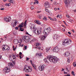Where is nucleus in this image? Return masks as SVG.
I'll return each mask as SVG.
<instances>
[{
    "label": "nucleus",
    "instance_id": "43",
    "mask_svg": "<svg viewBox=\"0 0 76 76\" xmlns=\"http://www.w3.org/2000/svg\"><path fill=\"white\" fill-rule=\"evenodd\" d=\"M29 58H26V60L27 61H28L29 60Z\"/></svg>",
    "mask_w": 76,
    "mask_h": 76
},
{
    "label": "nucleus",
    "instance_id": "55",
    "mask_svg": "<svg viewBox=\"0 0 76 76\" xmlns=\"http://www.w3.org/2000/svg\"><path fill=\"white\" fill-rule=\"evenodd\" d=\"M7 37H6V36H5L4 37V38L5 39H6V38H7Z\"/></svg>",
    "mask_w": 76,
    "mask_h": 76
},
{
    "label": "nucleus",
    "instance_id": "49",
    "mask_svg": "<svg viewBox=\"0 0 76 76\" xmlns=\"http://www.w3.org/2000/svg\"><path fill=\"white\" fill-rule=\"evenodd\" d=\"M7 50H10V48H9V47L8 46V48H7Z\"/></svg>",
    "mask_w": 76,
    "mask_h": 76
},
{
    "label": "nucleus",
    "instance_id": "58",
    "mask_svg": "<svg viewBox=\"0 0 76 76\" xmlns=\"http://www.w3.org/2000/svg\"><path fill=\"white\" fill-rule=\"evenodd\" d=\"M33 42V40H31V41L30 42L31 43V42Z\"/></svg>",
    "mask_w": 76,
    "mask_h": 76
},
{
    "label": "nucleus",
    "instance_id": "18",
    "mask_svg": "<svg viewBox=\"0 0 76 76\" xmlns=\"http://www.w3.org/2000/svg\"><path fill=\"white\" fill-rule=\"evenodd\" d=\"M14 43L15 44H18V40L15 39L14 40Z\"/></svg>",
    "mask_w": 76,
    "mask_h": 76
},
{
    "label": "nucleus",
    "instance_id": "46",
    "mask_svg": "<svg viewBox=\"0 0 76 76\" xmlns=\"http://www.w3.org/2000/svg\"><path fill=\"white\" fill-rule=\"evenodd\" d=\"M15 29H17V30L18 29H19V27H16L15 28Z\"/></svg>",
    "mask_w": 76,
    "mask_h": 76
},
{
    "label": "nucleus",
    "instance_id": "37",
    "mask_svg": "<svg viewBox=\"0 0 76 76\" xmlns=\"http://www.w3.org/2000/svg\"><path fill=\"white\" fill-rule=\"evenodd\" d=\"M45 10H46V12H48V13H49V11H48V10L45 9Z\"/></svg>",
    "mask_w": 76,
    "mask_h": 76
},
{
    "label": "nucleus",
    "instance_id": "5",
    "mask_svg": "<svg viewBox=\"0 0 76 76\" xmlns=\"http://www.w3.org/2000/svg\"><path fill=\"white\" fill-rule=\"evenodd\" d=\"M29 39H30V38L28 36H24L23 38V41L26 42H29Z\"/></svg>",
    "mask_w": 76,
    "mask_h": 76
},
{
    "label": "nucleus",
    "instance_id": "44",
    "mask_svg": "<svg viewBox=\"0 0 76 76\" xmlns=\"http://www.w3.org/2000/svg\"><path fill=\"white\" fill-rule=\"evenodd\" d=\"M0 9L1 10H4V9L3 8Z\"/></svg>",
    "mask_w": 76,
    "mask_h": 76
},
{
    "label": "nucleus",
    "instance_id": "21",
    "mask_svg": "<svg viewBox=\"0 0 76 76\" xmlns=\"http://www.w3.org/2000/svg\"><path fill=\"white\" fill-rule=\"evenodd\" d=\"M32 65L34 69L35 70H37V67H36V65L34 64H32Z\"/></svg>",
    "mask_w": 76,
    "mask_h": 76
},
{
    "label": "nucleus",
    "instance_id": "51",
    "mask_svg": "<svg viewBox=\"0 0 76 76\" xmlns=\"http://www.w3.org/2000/svg\"><path fill=\"white\" fill-rule=\"evenodd\" d=\"M19 54L20 55H22V52H20Z\"/></svg>",
    "mask_w": 76,
    "mask_h": 76
},
{
    "label": "nucleus",
    "instance_id": "36",
    "mask_svg": "<svg viewBox=\"0 0 76 76\" xmlns=\"http://www.w3.org/2000/svg\"><path fill=\"white\" fill-rule=\"evenodd\" d=\"M43 20H47V18H43Z\"/></svg>",
    "mask_w": 76,
    "mask_h": 76
},
{
    "label": "nucleus",
    "instance_id": "53",
    "mask_svg": "<svg viewBox=\"0 0 76 76\" xmlns=\"http://www.w3.org/2000/svg\"><path fill=\"white\" fill-rule=\"evenodd\" d=\"M39 3V2H38V1H36V3H37V4H38Z\"/></svg>",
    "mask_w": 76,
    "mask_h": 76
},
{
    "label": "nucleus",
    "instance_id": "7",
    "mask_svg": "<svg viewBox=\"0 0 76 76\" xmlns=\"http://www.w3.org/2000/svg\"><path fill=\"white\" fill-rule=\"evenodd\" d=\"M44 4V7H46V8H50V6L49 5V3L47 1L45 2Z\"/></svg>",
    "mask_w": 76,
    "mask_h": 76
},
{
    "label": "nucleus",
    "instance_id": "15",
    "mask_svg": "<svg viewBox=\"0 0 76 76\" xmlns=\"http://www.w3.org/2000/svg\"><path fill=\"white\" fill-rule=\"evenodd\" d=\"M58 37V36L57 34H54L53 35V38L54 39H57Z\"/></svg>",
    "mask_w": 76,
    "mask_h": 76
},
{
    "label": "nucleus",
    "instance_id": "35",
    "mask_svg": "<svg viewBox=\"0 0 76 76\" xmlns=\"http://www.w3.org/2000/svg\"><path fill=\"white\" fill-rule=\"evenodd\" d=\"M59 18H60V19H61L62 18V15H60L59 16Z\"/></svg>",
    "mask_w": 76,
    "mask_h": 76
},
{
    "label": "nucleus",
    "instance_id": "50",
    "mask_svg": "<svg viewBox=\"0 0 76 76\" xmlns=\"http://www.w3.org/2000/svg\"><path fill=\"white\" fill-rule=\"evenodd\" d=\"M8 6H10V5H11V4H10V3H9L8 4Z\"/></svg>",
    "mask_w": 76,
    "mask_h": 76
},
{
    "label": "nucleus",
    "instance_id": "47",
    "mask_svg": "<svg viewBox=\"0 0 76 76\" xmlns=\"http://www.w3.org/2000/svg\"><path fill=\"white\" fill-rule=\"evenodd\" d=\"M9 5L8 4H5V6H9V5Z\"/></svg>",
    "mask_w": 76,
    "mask_h": 76
},
{
    "label": "nucleus",
    "instance_id": "63",
    "mask_svg": "<svg viewBox=\"0 0 76 76\" xmlns=\"http://www.w3.org/2000/svg\"><path fill=\"white\" fill-rule=\"evenodd\" d=\"M64 69H63V68H62V70H61V71H64Z\"/></svg>",
    "mask_w": 76,
    "mask_h": 76
},
{
    "label": "nucleus",
    "instance_id": "22",
    "mask_svg": "<svg viewBox=\"0 0 76 76\" xmlns=\"http://www.w3.org/2000/svg\"><path fill=\"white\" fill-rule=\"evenodd\" d=\"M38 55L40 57H42V56L41 55V53H38Z\"/></svg>",
    "mask_w": 76,
    "mask_h": 76
},
{
    "label": "nucleus",
    "instance_id": "26",
    "mask_svg": "<svg viewBox=\"0 0 76 76\" xmlns=\"http://www.w3.org/2000/svg\"><path fill=\"white\" fill-rule=\"evenodd\" d=\"M10 61H13V59H12V58H11V57H10Z\"/></svg>",
    "mask_w": 76,
    "mask_h": 76
},
{
    "label": "nucleus",
    "instance_id": "34",
    "mask_svg": "<svg viewBox=\"0 0 76 76\" xmlns=\"http://www.w3.org/2000/svg\"><path fill=\"white\" fill-rule=\"evenodd\" d=\"M27 22V20H26L24 22V26H26V22Z\"/></svg>",
    "mask_w": 76,
    "mask_h": 76
},
{
    "label": "nucleus",
    "instance_id": "40",
    "mask_svg": "<svg viewBox=\"0 0 76 76\" xmlns=\"http://www.w3.org/2000/svg\"><path fill=\"white\" fill-rule=\"evenodd\" d=\"M39 45V43H37L36 44V46H38Z\"/></svg>",
    "mask_w": 76,
    "mask_h": 76
},
{
    "label": "nucleus",
    "instance_id": "54",
    "mask_svg": "<svg viewBox=\"0 0 76 76\" xmlns=\"http://www.w3.org/2000/svg\"><path fill=\"white\" fill-rule=\"evenodd\" d=\"M65 76H70V75H69V74H68L67 75H65Z\"/></svg>",
    "mask_w": 76,
    "mask_h": 76
},
{
    "label": "nucleus",
    "instance_id": "30",
    "mask_svg": "<svg viewBox=\"0 0 76 76\" xmlns=\"http://www.w3.org/2000/svg\"><path fill=\"white\" fill-rule=\"evenodd\" d=\"M44 61L45 62V63H47V60L46 59V58L44 59Z\"/></svg>",
    "mask_w": 76,
    "mask_h": 76
},
{
    "label": "nucleus",
    "instance_id": "52",
    "mask_svg": "<svg viewBox=\"0 0 76 76\" xmlns=\"http://www.w3.org/2000/svg\"><path fill=\"white\" fill-rule=\"evenodd\" d=\"M68 33L69 34V35H71V33L70 32H68Z\"/></svg>",
    "mask_w": 76,
    "mask_h": 76
},
{
    "label": "nucleus",
    "instance_id": "57",
    "mask_svg": "<svg viewBox=\"0 0 76 76\" xmlns=\"http://www.w3.org/2000/svg\"><path fill=\"white\" fill-rule=\"evenodd\" d=\"M13 50H14V51H15V50H16V48H13Z\"/></svg>",
    "mask_w": 76,
    "mask_h": 76
},
{
    "label": "nucleus",
    "instance_id": "38",
    "mask_svg": "<svg viewBox=\"0 0 76 76\" xmlns=\"http://www.w3.org/2000/svg\"><path fill=\"white\" fill-rule=\"evenodd\" d=\"M48 18H49V19H50V20H53V18H50V17H48Z\"/></svg>",
    "mask_w": 76,
    "mask_h": 76
},
{
    "label": "nucleus",
    "instance_id": "17",
    "mask_svg": "<svg viewBox=\"0 0 76 76\" xmlns=\"http://www.w3.org/2000/svg\"><path fill=\"white\" fill-rule=\"evenodd\" d=\"M18 27H19L20 28V31H24L23 29V28H22V27H23V25L20 24L18 26Z\"/></svg>",
    "mask_w": 76,
    "mask_h": 76
},
{
    "label": "nucleus",
    "instance_id": "16",
    "mask_svg": "<svg viewBox=\"0 0 76 76\" xmlns=\"http://www.w3.org/2000/svg\"><path fill=\"white\" fill-rule=\"evenodd\" d=\"M64 55H65V56L66 57H68V56L70 55V52L67 51L65 52Z\"/></svg>",
    "mask_w": 76,
    "mask_h": 76
},
{
    "label": "nucleus",
    "instance_id": "64",
    "mask_svg": "<svg viewBox=\"0 0 76 76\" xmlns=\"http://www.w3.org/2000/svg\"><path fill=\"white\" fill-rule=\"evenodd\" d=\"M33 42L35 41V39H33Z\"/></svg>",
    "mask_w": 76,
    "mask_h": 76
},
{
    "label": "nucleus",
    "instance_id": "10",
    "mask_svg": "<svg viewBox=\"0 0 76 76\" xmlns=\"http://www.w3.org/2000/svg\"><path fill=\"white\" fill-rule=\"evenodd\" d=\"M4 20H5L6 22H10L11 20V18L10 17L9 18L6 17L4 18Z\"/></svg>",
    "mask_w": 76,
    "mask_h": 76
},
{
    "label": "nucleus",
    "instance_id": "59",
    "mask_svg": "<svg viewBox=\"0 0 76 76\" xmlns=\"http://www.w3.org/2000/svg\"><path fill=\"white\" fill-rule=\"evenodd\" d=\"M33 42V40H31V41L30 42L31 43V42Z\"/></svg>",
    "mask_w": 76,
    "mask_h": 76
},
{
    "label": "nucleus",
    "instance_id": "3",
    "mask_svg": "<svg viewBox=\"0 0 76 76\" xmlns=\"http://www.w3.org/2000/svg\"><path fill=\"white\" fill-rule=\"evenodd\" d=\"M25 69L26 70L25 71L27 73H28V72H32V67H31V66H28L25 65L24 66V70L25 71Z\"/></svg>",
    "mask_w": 76,
    "mask_h": 76
},
{
    "label": "nucleus",
    "instance_id": "6",
    "mask_svg": "<svg viewBox=\"0 0 76 76\" xmlns=\"http://www.w3.org/2000/svg\"><path fill=\"white\" fill-rule=\"evenodd\" d=\"M18 23V21L17 20H15V21H12L11 22V25L12 26L14 27H15V26H16V24Z\"/></svg>",
    "mask_w": 76,
    "mask_h": 76
},
{
    "label": "nucleus",
    "instance_id": "42",
    "mask_svg": "<svg viewBox=\"0 0 76 76\" xmlns=\"http://www.w3.org/2000/svg\"><path fill=\"white\" fill-rule=\"evenodd\" d=\"M26 34H27V35H29L31 36V35L29 34V33H28V32H26Z\"/></svg>",
    "mask_w": 76,
    "mask_h": 76
},
{
    "label": "nucleus",
    "instance_id": "11",
    "mask_svg": "<svg viewBox=\"0 0 76 76\" xmlns=\"http://www.w3.org/2000/svg\"><path fill=\"white\" fill-rule=\"evenodd\" d=\"M58 51H59V48H58L57 46H56L53 49V51H54V52L57 53Z\"/></svg>",
    "mask_w": 76,
    "mask_h": 76
},
{
    "label": "nucleus",
    "instance_id": "19",
    "mask_svg": "<svg viewBox=\"0 0 76 76\" xmlns=\"http://www.w3.org/2000/svg\"><path fill=\"white\" fill-rule=\"evenodd\" d=\"M34 22L35 23H37L39 25H41V23H40V22L39 20H36V21H34Z\"/></svg>",
    "mask_w": 76,
    "mask_h": 76
},
{
    "label": "nucleus",
    "instance_id": "9",
    "mask_svg": "<svg viewBox=\"0 0 76 76\" xmlns=\"http://www.w3.org/2000/svg\"><path fill=\"white\" fill-rule=\"evenodd\" d=\"M41 29H40V32L39 33V31H38V30L35 29V30H33V31L34 32H35V34H41Z\"/></svg>",
    "mask_w": 76,
    "mask_h": 76
},
{
    "label": "nucleus",
    "instance_id": "23",
    "mask_svg": "<svg viewBox=\"0 0 76 76\" xmlns=\"http://www.w3.org/2000/svg\"><path fill=\"white\" fill-rule=\"evenodd\" d=\"M46 52H48V51H49V50H50V48H46Z\"/></svg>",
    "mask_w": 76,
    "mask_h": 76
},
{
    "label": "nucleus",
    "instance_id": "61",
    "mask_svg": "<svg viewBox=\"0 0 76 76\" xmlns=\"http://www.w3.org/2000/svg\"><path fill=\"white\" fill-rule=\"evenodd\" d=\"M30 63H31V64H32V61L30 60Z\"/></svg>",
    "mask_w": 76,
    "mask_h": 76
},
{
    "label": "nucleus",
    "instance_id": "62",
    "mask_svg": "<svg viewBox=\"0 0 76 76\" xmlns=\"http://www.w3.org/2000/svg\"><path fill=\"white\" fill-rule=\"evenodd\" d=\"M55 10L56 11L57 10V8H54Z\"/></svg>",
    "mask_w": 76,
    "mask_h": 76
},
{
    "label": "nucleus",
    "instance_id": "48",
    "mask_svg": "<svg viewBox=\"0 0 76 76\" xmlns=\"http://www.w3.org/2000/svg\"><path fill=\"white\" fill-rule=\"evenodd\" d=\"M67 18H70V16L68 15H66V16Z\"/></svg>",
    "mask_w": 76,
    "mask_h": 76
},
{
    "label": "nucleus",
    "instance_id": "45",
    "mask_svg": "<svg viewBox=\"0 0 76 76\" xmlns=\"http://www.w3.org/2000/svg\"><path fill=\"white\" fill-rule=\"evenodd\" d=\"M63 22H64V24H65V25H67L66 24V22H65V21H63Z\"/></svg>",
    "mask_w": 76,
    "mask_h": 76
},
{
    "label": "nucleus",
    "instance_id": "27",
    "mask_svg": "<svg viewBox=\"0 0 76 76\" xmlns=\"http://www.w3.org/2000/svg\"><path fill=\"white\" fill-rule=\"evenodd\" d=\"M73 66H74V67H76V63L75 62H74L73 63Z\"/></svg>",
    "mask_w": 76,
    "mask_h": 76
},
{
    "label": "nucleus",
    "instance_id": "39",
    "mask_svg": "<svg viewBox=\"0 0 76 76\" xmlns=\"http://www.w3.org/2000/svg\"><path fill=\"white\" fill-rule=\"evenodd\" d=\"M37 48H38V49H39V50L41 49V47H40L38 46L37 47Z\"/></svg>",
    "mask_w": 76,
    "mask_h": 76
},
{
    "label": "nucleus",
    "instance_id": "29",
    "mask_svg": "<svg viewBox=\"0 0 76 76\" xmlns=\"http://www.w3.org/2000/svg\"><path fill=\"white\" fill-rule=\"evenodd\" d=\"M71 73L72 75H73V76H75V74L74 73V72L73 71H72Z\"/></svg>",
    "mask_w": 76,
    "mask_h": 76
},
{
    "label": "nucleus",
    "instance_id": "4",
    "mask_svg": "<svg viewBox=\"0 0 76 76\" xmlns=\"http://www.w3.org/2000/svg\"><path fill=\"white\" fill-rule=\"evenodd\" d=\"M51 32V29L49 28L45 29L44 30L43 33L45 35H48V33Z\"/></svg>",
    "mask_w": 76,
    "mask_h": 76
},
{
    "label": "nucleus",
    "instance_id": "2",
    "mask_svg": "<svg viewBox=\"0 0 76 76\" xmlns=\"http://www.w3.org/2000/svg\"><path fill=\"white\" fill-rule=\"evenodd\" d=\"M47 59L49 60L51 62H53L54 63H56L57 61H58L60 60L58 58H57L56 57H55L54 58L51 56H48L47 57Z\"/></svg>",
    "mask_w": 76,
    "mask_h": 76
},
{
    "label": "nucleus",
    "instance_id": "31",
    "mask_svg": "<svg viewBox=\"0 0 76 76\" xmlns=\"http://www.w3.org/2000/svg\"><path fill=\"white\" fill-rule=\"evenodd\" d=\"M8 1L9 2H10V3H13V0H9Z\"/></svg>",
    "mask_w": 76,
    "mask_h": 76
},
{
    "label": "nucleus",
    "instance_id": "41",
    "mask_svg": "<svg viewBox=\"0 0 76 76\" xmlns=\"http://www.w3.org/2000/svg\"><path fill=\"white\" fill-rule=\"evenodd\" d=\"M24 48L25 49V50H26L27 49V46H25Z\"/></svg>",
    "mask_w": 76,
    "mask_h": 76
},
{
    "label": "nucleus",
    "instance_id": "60",
    "mask_svg": "<svg viewBox=\"0 0 76 76\" xmlns=\"http://www.w3.org/2000/svg\"><path fill=\"white\" fill-rule=\"evenodd\" d=\"M59 16H60V15H57V18H58V17H59Z\"/></svg>",
    "mask_w": 76,
    "mask_h": 76
},
{
    "label": "nucleus",
    "instance_id": "32",
    "mask_svg": "<svg viewBox=\"0 0 76 76\" xmlns=\"http://www.w3.org/2000/svg\"><path fill=\"white\" fill-rule=\"evenodd\" d=\"M31 6H34V3L33 2H31Z\"/></svg>",
    "mask_w": 76,
    "mask_h": 76
},
{
    "label": "nucleus",
    "instance_id": "33",
    "mask_svg": "<svg viewBox=\"0 0 76 76\" xmlns=\"http://www.w3.org/2000/svg\"><path fill=\"white\" fill-rule=\"evenodd\" d=\"M31 10H33V9H34V6H31Z\"/></svg>",
    "mask_w": 76,
    "mask_h": 76
},
{
    "label": "nucleus",
    "instance_id": "14",
    "mask_svg": "<svg viewBox=\"0 0 76 76\" xmlns=\"http://www.w3.org/2000/svg\"><path fill=\"white\" fill-rule=\"evenodd\" d=\"M69 40H68V39H66L64 41V42L63 43V45H65V44H67L69 43Z\"/></svg>",
    "mask_w": 76,
    "mask_h": 76
},
{
    "label": "nucleus",
    "instance_id": "12",
    "mask_svg": "<svg viewBox=\"0 0 76 76\" xmlns=\"http://www.w3.org/2000/svg\"><path fill=\"white\" fill-rule=\"evenodd\" d=\"M8 46H5L4 45L2 46V49L3 50H7V48H8Z\"/></svg>",
    "mask_w": 76,
    "mask_h": 76
},
{
    "label": "nucleus",
    "instance_id": "20",
    "mask_svg": "<svg viewBox=\"0 0 76 76\" xmlns=\"http://www.w3.org/2000/svg\"><path fill=\"white\" fill-rule=\"evenodd\" d=\"M46 38L45 36H42V38L41 39V40L43 41V40H44V39Z\"/></svg>",
    "mask_w": 76,
    "mask_h": 76
},
{
    "label": "nucleus",
    "instance_id": "56",
    "mask_svg": "<svg viewBox=\"0 0 76 76\" xmlns=\"http://www.w3.org/2000/svg\"><path fill=\"white\" fill-rule=\"evenodd\" d=\"M62 31H65V29H64V28H63Z\"/></svg>",
    "mask_w": 76,
    "mask_h": 76
},
{
    "label": "nucleus",
    "instance_id": "25",
    "mask_svg": "<svg viewBox=\"0 0 76 76\" xmlns=\"http://www.w3.org/2000/svg\"><path fill=\"white\" fill-rule=\"evenodd\" d=\"M70 61V58H68L67 62L68 63H69Z\"/></svg>",
    "mask_w": 76,
    "mask_h": 76
},
{
    "label": "nucleus",
    "instance_id": "8",
    "mask_svg": "<svg viewBox=\"0 0 76 76\" xmlns=\"http://www.w3.org/2000/svg\"><path fill=\"white\" fill-rule=\"evenodd\" d=\"M45 65H43L41 66H39V70H40V71H42V70H44V68H45Z\"/></svg>",
    "mask_w": 76,
    "mask_h": 76
},
{
    "label": "nucleus",
    "instance_id": "13",
    "mask_svg": "<svg viewBox=\"0 0 76 76\" xmlns=\"http://www.w3.org/2000/svg\"><path fill=\"white\" fill-rule=\"evenodd\" d=\"M64 3H65L66 7H67L68 4H69V0H64Z\"/></svg>",
    "mask_w": 76,
    "mask_h": 76
},
{
    "label": "nucleus",
    "instance_id": "24",
    "mask_svg": "<svg viewBox=\"0 0 76 76\" xmlns=\"http://www.w3.org/2000/svg\"><path fill=\"white\" fill-rule=\"evenodd\" d=\"M38 18L39 19H41V18H42V15H39L38 16Z\"/></svg>",
    "mask_w": 76,
    "mask_h": 76
},
{
    "label": "nucleus",
    "instance_id": "1",
    "mask_svg": "<svg viewBox=\"0 0 76 76\" xmlns=\"http://www.w3.org/2000/svg\"><path fill=\"white\" fill-rule=\"evenodd\" d=\"M14 63H10L8 64V67L7 66L3 70V72L4 73H8L10 71V68L13 67L14 66L13 65Z\"/></svg>",
    "mask_w": 76,
    "mask_h": 76
},
{
    "label": "nucleus",
    "instance_id": "28",
    "mask_svg": "<svg viewBox=\"0 0 76 76\" xmlns=\"http://www.w3.org/2000/svg\"><path fill=\"white\" fill-rule=\"evenodd\" d=\"M12 57L13 58V59H15L16 58V57L15 56V55H13L12 56Z\"/></svg>",
    "mask_w": 76,
    "mask_h": 76
}]
</instances>
